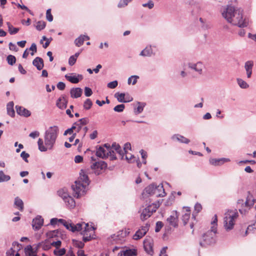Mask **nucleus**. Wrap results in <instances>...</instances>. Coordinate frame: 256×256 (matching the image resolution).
<instances>
[{
	"label": "nucleus",
	"instance_id": "69168bd1",
	"mask_svg": "<svg viewBox=\"0 0 256 256\" xmlns=\"http://www.w3.org/2000/svg\"><path fill=\"white\" fill-rule=\"evenodd\" d=\"M40 136V132L38 131H34L32 132H30L29 134V136L32 138H35Z\"/></svg>",
	"mask_w": 256,
	"mask_h": 256
},
{
	"label": "nucleus",
	"instance_id": "f704fd0d",
	"mask_svg": "<svg viewBox=\"0 0 256 256\" xmlns=\"http://www.w3.org/2000/svg\"><path fill=\"white\" fill-rule=\"evenodd\" d=\"M58 195L64 200L69 197L68 190L66 188H62L58 191Z\"/></svg>",
	"mask_w": 256,
	"mask_h": 256
},
{
	"label": "nucleus",
	"instance_id": "4468645a",
	"mask_svg": "<svg viewBox=\"0 0 256 256\" xmlns=\"http://www.w3.org/2000/svg\"><path fill=\"white\" fill-rule=\"evenodd\" d=\"M150 225L148 224L145 226H142L138 230L133 236V239L138 240L142 238L149 230Z\"/></svg>",
	"mask_w": 256,
	"mask_h": 256
},
{
	"label": "nucleus",
	"instance_id": "ea45409f",
	"mask_svg": "<svg viewBox=\"0 0 256 256\" xmlns=\"http://www.w3.org/2000/svg\"><path fill=\"white\" fill-rule=\"evenodd\" d=\"M125 158L129 162H134L136 161L137 158L131 154L127 152L125 154Z\"/></svg>",
	"mask_w": 256,
	"mask_h": 256
},
{
	"label": "nucleus",
	"instance_id": "c03bdc74",
	"mask_svg": "<svg viewBox=\"0 0 256 256\" xmlns=\"http://www.w3.org/2000/svg\"><path fill=\"white\" fill-rule=\"evenodd\" d=\"M60 233L58 230H54L52 231H50L46 233V236L50 238H54L56 236H58Z\"/></svg>",
	"mask_w": 256,
	"mask_h": 256
},
{
	"label": "nucleus",
	"instance_id": "0e129e2a",
	"mask_svg": "<svg viewBox=\"0 0 256 256\" xmlns=\"http://www.w3.org/2000/svg\"><path fill=\"white\" fill-rule=\"evenodd\" d=\"M125 154L128 152V151L131 150V144L129 142H127L124 144V148Z\"/></svg>",
	"mask_w": 256,
	"mask_h": 256
},
{
	"label": "nucleus",
	"instance_id": "6e6552de",
	"mask_svg": "<svg viewBox=\"0 0 256 256\" xmlns=\"http://www.w3.org/2000/svg\"><path fill=\"white\" fill-rule=\"evenodd\" d=\"M210 230L203 235V240L206 244H210L215 242L216 234L217 232L218 218L215 214L212 218L210 223Z\"/></svg>",
	"mask_w": 256,
	"mask_h": 256
},
{
	"label": "nucleus",
	"instance_id": "a211bd4d",
	"mask_svg": "<svg viewBox=\"0 0 256 256\" xmlns=\"http://www.w3.org/2000/svg\"><path fill=\"white\" fill-rule=\"evenodd\" d=\"M144 246L146 252L149 254L153 253V240L150 238H146L144 242Z\"/></svg>",
	"mask_w": 256,
	"mask_h": 256
},
{
	"label": "nucleus",
	"instance_id": "c85d7f7f",
	"mask_svg": "<svg viewBox=\"0 0 256 256\" xmlns=\"http://www.w3.org/2000/svg\"><path fill=\"white\" fill-rule=\"evenodd\" d=\"M52 247L51 242L45 240L40 242L37 245V248L38 249H42L44 250H50Z\"/></svg>",
	"mask_w": 256,
	"mask_h": 256
},
{
	"label": "nucleus",
	"instance_id": "864d4df0",
	"mask_svg": "<svg viewBox=\"0 0 256 256\" xmlns=\"http://www.w3.org/2000/svg\"><path fill=\"white\" fill-rule=\"evenodd\" d=\"M125 106L124 104H120L116 106L114 108V110L116 112H122L124 110Z\"/></svg>",
	"mask_w": 256,
	"mask_h": 256
},
{
	"label": "nucleus",
	"instance_id": "9d476101",
	"mask_svg": "<svg viewBox=\"0 0 256 256\" xmlns=\"http://www.w3.org/2000/svg\"><path fill=\"white\" fill-rule=\"evenodd\" d=\"M130 233V229L124 228L111 235L108 238V240L113 244H122L126 242V238Z\"/></svg>",
	"mask_w": 256,
	"mask_h": 256
},
{
	"label": "nucleus",
	"instance_id": "412c9836",
	"mask_svg": "<svg viewBox=\"0 0 256 256\" xmlns=\"http://www.w3.org/2000/svg\"><path fill=\"white\" fill-rule=\"evenodd\" d=\"M16 108L17 114L21 116L28 117L31 114L30 110L22 106H16Z\"/></svg>",
	"mask_w": 256,
	"mask_h": 256
},
{
	"label": "nucleus",
	"instance_id": "c9c22d12",
	"mask_svg": "<svg viewBox=\"0 0 256 256\" xmlns=\"http://www.w3.org/2000/svg\"><path fill=\"white\" fill-rule=\"evenodd\" d=\"M236 82L238 85L241 88L246 89L249 88V84L242 78H236Z\"/></svg>",
	"mask_w": 256,
	"mask_h": 256
},
{
	"label": "nucleus",
	"instance_id": "2f4dec72",
	"mask_svg": "<svg viewBox=\"0 0 256 256\" xmlns=\"http://www.w3.org/2000/svg\"><path fill=\"white\" fill-rule=\"evenodd\" d=\"M67 100L64 96L60 97L56 102V106L60 109H64L67 106Z\"/></svg>",
	"mask_w": 256,
	"mask_h": 256
},
{
	"label": "nucleus",
	"instance_id": "13d9d810",
	"mask_svg": "<svg viewBox=\"0 0 256 256\" xmlns=\"http://www.w3.org/2000/svg\"><path fill=\"white\" fill-rule=\"evenodd\" d=\"M28 50L32 51L30 54L32 56H33L34 53L36 52L37 51L36 45V44L32 43Z\"/></svg>",
	"mask_w": 256,
	"mask_h": 256
},
{
	"label": "nucleus",
	"instance_id": "e2e57ef3",
	"mask_svg": "<svg viewBox=\"0 0 256 256\" xmlns=\"http://www.w3.org/2000/svg\"><path fill=\"white\" fill-rule=\"evenodd\" d=\"M8 46H9V48L10 50H13L14 52H17L18 50V48H17L16 46L14 44H13L12 42H10L9 43Z\"/></svg>",
	"mask_w": 256,
	"mask_h": 256
},
{
	"label": "nucleus",
	"instance_id": "6e6d98bb",
	"mask_svg": "<svg viewBox=\"0 0 256 256\" xmlns=\"http://www.w3.org/2000/svg\"><path fill=\"white\" fill-rule=\"evenodd\" d=\"M118 82L117 80H114L108 83L107 86L108 88L113 89L116 88L118 86Z\"/></svg>",
	"mask_w": 256,
	"mask_h": 256
},
{
	"label": "nucleus",
	"instance_id": "3c124183",
	"mask_svg": "<svg viewBox=\"0 0 256 256\" xmlns=\"http://www.w3.org/2000/svg\"><path fill=\"white\" fill-rule=\"evenodd\" d=\"M6 60L9 64L12 66L16 63V58L12 55H8L6 58Z\"/></svg>",
	"mask_w": 256,
	"mask_h": 256
},
{
	"label": "nucleus",
	"instance_id": "1a4fd4ad",
	"mask_svg": "<svg viewBox=\"0 0 256 256\" xmlns=\"http://www.w3.org/2000/svg\"><path fill=\"white\" fill-rule=\"evenodd\" d=\"M153 194H156L157 197H164L166 195L163 186L162 184L158 186L152 184L145 188L142 196L144 198L148 197Z\"/></svg>",
	"mask_w": 256,
	"mask_h": 256
},
{
	"label": "nucleus",
	"instance_id": "2eb2a0df",
	"mask_svg": "<svg viewBox=\"0 0 256 256\" xmlns=\"http://www.w3.org/2000/svg\"><path fill=\"white\" fill-rule=\"evenodd\" d=\"M178 214L176 211H174L172 214L167 218V222L170 226L176 228L178 226Z\"/></svg>",
	"mask_w": 256,
	"mask_h": 256
},
{
	"label": "nucleus",
	"instance_id": "bf43d9fd",
	"mask_svg": "<svg viewBox=\"0 0 256 256\" xmlns=\"http://www.w3.org/2000/svg\"><path fill=\"white\" fill-rule=\"evenodd\" d=\"M52 246H54L56 248H58L62 244V242L60 240H58L56 241L51 242Z\"/></svg>",
	"mask_w": 256,
	"mask_h": 256
},
{
	"label": "nucleus",
	"instance_id": "680f3d73",
	"mask_svg": "<svg viewBox=\"0 0 256 256\" xmlns=\"http://www.w3.org/2000/svg\"><path fill=\"white\" fill-rule=\"evenodd\" d=\"M163 226V224L162 222H158L156 223L155 231L156 232H158Z\"/></svg>",
	"mask_w": 256,
	"mask_h": 256
},
{
	"label": "nucleus",
	"instance_id": "5701e85b",
	"mask_svg": "<svg viewBox=\"0 0 256 256\" xmlns=\"http://www.w3.org/2000/svg\"><path fill=\"white\" fill-rule=\"evenodd\" d=\"M146 106V104L144 102H136L134 106V112L136 114H138L142 112L144 108Z\"/></svg>",
	"mask_w": 256,
	"mask_h": 256
},
{
	"label": "nucleus",
	"instance_id": "20e7f679",
	"mask_svg": "<svg viewBox=\"0 0 256 256\" xmlns=\"http://www.w3.org/2000/svg\"><path fill=\"white\" fill-rule=\"evenodd\" d=\"M59 133L58 126L49 127L44 134V140L40 138L38 141V149L40 152H46L53 149Z\"/></svg>",
	"mask_w": 256,
	"mask_h": 256
},
{
	"label": "nucleus",
	"instance_id": "b1692460",
	"mask_svg": "<svg viewBox=\"0 0 256 256\" xmlns=\"http://www.w3.org/2000/svg\"><path fill=\"white\" fill-rule=\"evenodd\" d=\"M89 120L88 118H84L80 119L78 122H74V126H76V132H78L82 128V126L88 124Z\"/></svg>",
	"mask_w": 256,
	"mask_h": 256
},
{
	"label": "nucleus",
	"instance_id": "473e14b6",
	"mask_svg": "<svg viewBox=\"0 0 256 256\" xmlns=\"http://www.w3.org/2000/svg\"><path fill=\"white\" fill-rule=\"evenodd\" d=\"M14 205L20 210L22 211L24 210V202L18 196L14 198Z\"/></svg>",
	"mask_w": 256,
	"mask_h": 256
},
{
	"label": "nucleus",
	"instance_id": "423d86ee",
	"mask_svg": "<svg viewBox=\"0 0 256 256\" xmlns=\"http://www.w3.org/2000/svg\"><path fill=\"white\" fill-rule=\"evenodd\" d=\"M89 184L90 180L88 176L85 174L84 170H81L78 180L72 186L74 196L78 198L84 196Z\"/></svg>",
	"mask_w": 256,
	"mask_h": 256
},
{
	"label": "nucleus",
	"instance_id": "052dcab7",
	"mask_svg": "<svg viewBox=\"0 0 256 256\" xmlns=\"http://www.w3.org/2000/svg\"><path fill=\"white\" fill-rule=\"evenodd\" d=\"M20 156L26 162H28V158L30 156V155L28 153L23 151L20 154Z\"/></svg>",
	"mask_w": 256,
	"mask_h": 256
},
{
	"label": "nucleus",
	"instance_id": "bb28decb",
	"mask_svg": "<svg viewBox=\"0 0 256 256\" xmlns=\"http://www.w3.org/2000/svg\"><path fill=\"white\" fill-rule=\"evenodd\" d=\"M82 93V90L80 88H74L70 90V96L72 98H76L80 97Z\"/></svg>",
	"mask_w": 256,
	"mask_h": 256
},
{
	"label": "nucleus",
	"instance_id": "5fc2aeb1",
	"mask_svg": "<svg viewBox=\"0 0 256 256\" xmlns=\"http://www.w3.org/2000/svg\"><path fill=\"white\" fill-rule=\"evenodd\" d=\"M46 20L51 22L53 20V16L51 14V10L50 9H48L47 10H46Z\"/></svg>",
	"mask_w": 256,
	"mask_h": 256
},
{
	"label": "nucleus",
	"instance_id": "c756f323",
	"mask_svg": "<svg viewBox=\"0 0 256 256\" xmlns=\"http://www.w3.org/2000/svg\"><path fill=\"white\" fill-rule=\"evenodd\" d=\"M67 208L69 209H72L76 206V202L74 198L70 196L66 199L64 200Z\"/></svg>",
	"mask_w": 256,
	"mask_h": 256
},
{
	"label": "nucleus",
	"instance_id": "cd10ccee",
	"mask_svg": "<svg viewBox=\"0 0 256 256\" xmlns=\"http://www.w3.org/2000/svg\"><path fill=\"white\" fill-rule=\"evenodd\" d=\"M172 139L174 141H177L181 143H184L186 144H188L190 142V140L188 138L178 134L173 135L172 137Z\"/></svg>",
	"mask_w": 256,
	"mask_h": 256
},
{
	"label": "nucleus",
	"instance_id": "a18cd8bd",
	"mask_svg": "<svg viewBox=\"0 0 256 256\" xmlns=\"http://www.w3.org/2000/svg\"><path fill=\"white\" fill-rule=\"evenodd\" d=\"M46 24L44 21H38L36 22V28L37 30L40 31L44 29L46 27Z\"/></svg>",
	"mask_w": 256,
	"mask_h": 256
},
{
	"label": "nucleus",
	"instance_id": "49530a36",
	"mask_svg": "<svg viewBox=\"0 0 256 256\" xmlns=\"http://www.w3.org/2000/svg\"><path fill=\"white\" fill-rule=\"evenodd\" d=\"M254 200L252 196L250 194H249L248 197L247 199L245 202V204L247 206H250L254 204Z\"/></svg>",
	"mask_w": 256,
	"mask_h": 256
},
{
	"label": "nucleus",
	"instance_id": "603ef678",
	"mask_svg": "<svg viewBox=\"0 0 256 256\" xmlns=\"http://www.w3.org/2000/svg\"><path fill=\"white\" fill-rule=\"evenodd\" d=\"M190 218V213L186 212L184 214L182 215V220L184 222V225H186L189 220Z\"/></svg>",
	"mask_w": 256,
	"mask_h": 256
},
{
	"label": "nucleus",
	"instance_id": "0eeeda50",
	"mask_svg": "<svg viewBox=\"0 0 256 256\" xmlns=\"http://www.w3.org/2000/svg\"><path fill=\"white\" fill-rule=\"evenodd\" d=\"M238 213L236 210H228L224 214V227L226 231L232 230L238 217Z\"/></svg>",
	"mask_w": 256,
	"mask_h": 256
},
{
	"label": "nucleus",
	"instance_id": "a878e982",
	"mask_svg": "<svg viewBox=\"0 0 256 256\" xmlns=\"http://www.w3.org/2000/svg\"><path fill=\"white\" fill-rule=\"evenodd\" d=\"M254 66V62L252 60H248L245 62L244 68L246 70L247 77L250 78L252 74V68Z\"/></svg>",
	"mask_w": 256,
	"mask_h": 256
},
{
	"label": "nucleus",
	"instance_id": "8fccbe9b",
	"mask_svg": "<svg viewBox=\"0 0 256 256\" xmlns=\"http://www.w3.org/2000/svg\"><path fill=\"white\" fill-rule=\"evenodd\" d=\"M154 2L152 0H148L147 2L142 4V6L144 8H147L150 10L153 8L154 7Z\"/></svg>",
	"mask_w": 256,
	"mask_h": 256
},
{
	"label": "nucleus",
	"instance_id": "37998d69",
	"mask_svg": "<svg viewBox=\"0 0 256 256\" xmlns=\"http://www.w3.org/2000/svg\"><path fill=\"white\" fill-rule=\"evenodd\" d=\"M84 41V40L82 36V35H80V36H78V38L75 40L74 44L77 46L80 47L83 44Z\"/></svg>",
	"mask_w": 256,
	"mask_h": 256
},
{
	"label": "nucleus",
	"instance_id": "7c9ffc66",
	"mask_svg": "<svg viewBox=\"0 0 256 256\" xmlns=\"http://www.w3.org/2000/svg\"><path fill=\"white\" fill-rule=\"evenodd\" d=\"M32 64L36 66L38 70H41L44 67V62L40 57L36 58L32 62Z\"/></svg>",
	"mask_w": 256,
	"mask_h": 256
},
{
	"label": "nucleus",
	"instance_id": "a19ab883",
	"mask_svg": "<svg viewBox=\"0 0 256 256\" xmlns=\"http://www.w3.org/2000/svg\"><path fill=\"white\" fill-rule=\"evenodd\" d=\"M66 250L64 248L59 249L56 248L54 250V254L56 256H63L66 254Z\"/></svg>",
	"mask_w": 256,
	"mask_h": 256
},
{
	"label": "nucleus",
	"instance_id": "09e8293b",
	"mask_svg": "<svg viewBox=\"0 0 256 256\" xmlns=\"http://www.w3.org/2000/svg\"><path fill=\"white\" fill-rule=\"evenodd\" d=\"M92 104V100L90 98H87L84 103V108L86 110H88L90 108Z\"/></svg>",
	"mask_w": 256,
	"mask_h": 256
},
{
	"label": "nucleus",
	"instance_id": "6ab92c4d",
	"mask_svg": "<svg viewBox=\"0 0 256 256\" xmlns=\"http://www.w3.org/2000/svg\"><path fill=\"white\" fill-rule=\"evenodd\" d=\"M44 224V219L40 216H36L33 219L32 226L33 228L36 230H40Z\"/></svg>",
	"mask_w": 256,
	"mask_h": 256
},
{
	"label": "nucleus",
	"instance_id": "e433bc0d",
	"mask_svg": "<svg viewBox=\"0 0 256 256\" xmlns=\"http://www.w3.org/2000/svg\"><path fill=\"white\" fill-rule=\"evenodd\" d=\"M6 24L8 25V32L10 34H14L19 31V28L14 27L9 22H8Z\"/></svg>",
	"mask_w": 256,
	"mask_h": 256
},
{
	"label": "nucleus",
	"instance_id": "f257e3e1",
	"mask_svg": "<svg viewBox=\"0 0 256 256\" xmlns=\"http://www.w3.org/2000/svg\"><path fill=\"white\" fill-rule=\"evenodd\" d=\"M222 14L228 22L233 25L244 28L248 24V20L243 16L242 11L240 9L236 10L232 6H228Z\"/></svg>",
	"mask_w": 256,
	"mask_h": 256
},
{
	"label": "nucleus",
	"instance_id": "774afa93",
	"mask_svg": "<svg viewBox=\"0 0 256 256\" xmlns=\"http://www.w3.org/2000/svg\"><path fill=\"white\" fill-rule=\"evenodd\" d=\"M66 87V84L63 82H59L57 84V88L60 90H64Z\"/></svg>",
	"mask_w": 256,
	"mask_h": 256
},
{
	"label": "nucleus",
	"instance_id": "f03ea898",
	"mask_svg": "<svg viewBox=\"0 0 256 256\" xmlns=\"http://www.w3.org/2000/svg\"><path fill=\"white\" fill-rule=\"evenodd\" d=\"M59 223L63 225L67 230L72 232H80L83 236V240L88 242L93 238L94 231V228L85 222L78 223L74 225L70 221L60 218Z\"/></svg>",
	"mask_w": 256,
	"mask_h": 256
},
{
	"label": "nucleus",
	"instance_id": "58836bf2",
	"mask_svg": "<svg viewBox=\"0 0 256 256\" xmlns=\"http://www.w3.org/2000/svg\"><path fill=\"white\" fill-rule=\"evenodd\" d=\"M202 209V205L199 203H196L194 208V212L192 214V218H196V214H198Z\"/></svg>",
	"mask_w": 256,
	"mask_h": 256
},
{
	"label": "nucleus",
	"instance_id": "de8ad7c7",
	"mask_svg": "<svg viewBox=\"0 0 256 256\" xmlns=\"http://www.w3.org/2000/svg\"><path fill=\"white\" fill-rule=\"evenodd\" d=\"M133 0H120L118 6L119 8H124L126 6L128 3L132 2Z\"/></svg>",
	"mask_w": 256,
	"mask_h": 256
},
{
	"label": "nucleus",
	"instance_id": "72a5a7b5",
	"mask_svg": "<svg viewBox=\"0 0 256 256\" xmlns=\"http://www.w3.org/2000/svg\"><path fill=\"white\" fill-rule=\"evenodd\" d=\"M14 103L13 102H9L6 106L7 113L10 116H14L15 112L14 109Z\"/></svg>",
	"mask_w": 256,
	"mask_h": 256
},
{
	"label": "nucleus",
	"instance_id": "dca6fc26",
	"mask_svg": "<svg viewBox=\"0 0 256 256\" xmlns=\"http://www.w3.org/2000/svg\"><path fill=\"white\" fill-rule=\"evenodd\" d=\"M65 78L70 82L72 84H77L80 80H82L83 76L80 74H76V73H72V74H66Z\"/></svg>",
	"mask_w": 256,
	"mask_h": 256
},
{
	"label": "nucleus",
	"instance_id": "9b49d317",
	"mask_svg": "<svg viewBox=\"0 0 256 256\" xmlns=\"http://www.w3.org/2000/svg\"><path fill=\"white\" fill-rule=\"evenodd\" d=\"M187 66L191 73L194 74V77L202 76L204 73L206 66L204 62L201 61L189 62Z\"/></svg>",
	"mask_w": 256,
	"mask_h": 256
},
{
	"label": "nucleus",
	"instance_id": "ddd939ff",
	"mask_svg": "<svg viewBox=\"0 0 256 256\" xmlns=\"http://www.w3.org/2000/svg\"><path fill=\"white\" fill-rule=\"evenodd\" d=\"M107 167V164L104 161H99L92 164L90 168L96 174L98 175L100 174L101 170H104Z\"/></svg>",
	"mask_w": 256,
	"mask_h": 256
},
{
	"label": "nucleus",
	"instance_id": "4be33fe9",
	"mask_svg": "<svg viewBox=\"0 0 256 256\" xmlns=\"http://www.w3.org/2000/svg\"><path fill=\"white\" fill-rule=\"evenodd\" d=\"M125 96L126 95L124 93L116 92L114 94V97L120 102H128L133 100V98L131 96H129L127 100L125 99Z\"/></svg>",
	"mask_w": 256,
	"mask_h": 256
},
{
	"label": "nucleus",
	"instance_id": "7ed1b4c3",
	"mask_svg": "<svg viewBox=\"0 0 256 256\" xmlns=\"http://www.w3.org/2000/svg\"><path fill=\"white\" fill-rule=\"evenodd\" d=\"M59 223L63 225L67 230L72 232H80L83 236V240L88 242L93 238L94 231V228L85 222L78 223L74 225L70 221L60 218Z\"/></svg>",
	"mask_w": 256,
	"mask_h": 256
},
{
	"label": "nucleus",
	"instance_id": "393cba45",
	"mask_svg": "<svg viewBox=\"0 0 256 256\" xmlns=\"http://www.w3.org/2000/svg\"><path fill=\"white\" fill-rule=\"evenodd\" d=\"M154 54L153 50L150 45L147 46L140 54V56L150 57Z\"/></svg>",
	"mask_w": 256,
	"mask_h": 256
},
{
	"label": "nucleus",
	"instance_id": "4d7b16f0",
	"mask_svg": "<svg viewBox=\"0 0 256 256\" xmlns=\"http://www.w3.org/2000/svg\"><path fill=\"white\" fill-rule=\"evenodd\" d=\"M92 94V90L90 88L88 87L84 88V95L87 96H90Z\"/></svg>",
	"mask_w": 256,
	"mask_h": 256
},
{
	"label": "nucleus",
	"instance_id": "79ce46f5",
	"mask_svg": "<svg viewBox=\"0 0 256 256\" xmlns=\"http://www.w3.org/2000/svg\"><path fill=\"white\" fill-rule=\"evenodd\" d=\"M138 78H139V76H132L128 78V84H132V85H134L136 83Z\"/></svg>",
	"mask_w": 256,
	"mask_h": 256
},
{
	"label": "nucleus",
	"instance_id": "f8f14e48",
	"mask_svg": "<svg viewBox=\"0 0 256 256\" xmlns=\"http://www.w3.org/2000/svg\"><path fill=\"white\" fill-rule=\"evenodd\" d=\"M160 206V203L158 202L150 204L146 208H143L139 211L140 213V218L144 221L150 218L153 212H155L158 208Z\"/></svg>",
	"mask_w": 256,
	"mask_h": 256
},
{
	"label": "nucleus",
	"instance_id": "aec40b11",
	"mask_svg": "<svg viewBox=\"0 0 256 256\" xmlns=\"http://www.w3.org/2000/svg\"><path fill=\"white\" fill-rule=\"evenodd\" d=\"M210 163L214 166H220L225 162H229L230 161L228 158H210Z\"/></svg>",
	"mask_w": 256,
	"mask_h": 256
},
{
	"label": "nucleus",
	"instance_id": "39448f33",
	"mask_svg": "<svg viewBox=\"0 0 256 256\" xmlns=\"http://www.w3.org/2000/svg\"><path fill=\"white\" fill-rule=\"evenodd\" d=\"M115 151L124 158V155H122L120 146L116 142L112 144V146L108 144H104L103 146H99L96 151L97 156L102 158H110V160H114L116 158Z\"/></svg>",
	"mask_w": 256,
	"mask_h": 256
},
{
	"label": "nucleus",
	"instance_id": "338daca9",
	"mask_svg": "<svg viewBox=\"0 0 256 256\" xmlns=\"http://www.w3.org/2000/svg\"><path fill=\"white\" fill-rule=\"evenodd\" d=\"M76 59L72 56H70L68 59V64L70 66H73L76 62Z\"/></svg>",
	"mask_w": 256,
	"mask_h": 256
},
{
	"label": "nucleus",
	"instance_id": "f3484780",
	"mask_svg": "<svg viewBox=\"0 0 256 256\" xmlns=\"http://www.w3.org/2000/svg\"><path fill=\"white\" fill-rule=\"evenodd\" d=\"M137 254L136 248H125L118 253V256H136Z\"/></svg>",
	"mask_w": 256,
	"mask_h": 256
},
{
	"label": "nucleus",
	"instance_id": "4c0bfd02",
	"mask_svg": "<svg viewBox=\"0 0 256 256\" xmlns=\"http://www.w3.org/2000/svg\"><path fill=\"white\" fill-rule=\"evenodd\" d=\"M10 179V176L5 174L2 170H0V183L8 182Z\"/></svg>",
	"mask_w": 256,
	"mask_h": 256
}]
</instances>
